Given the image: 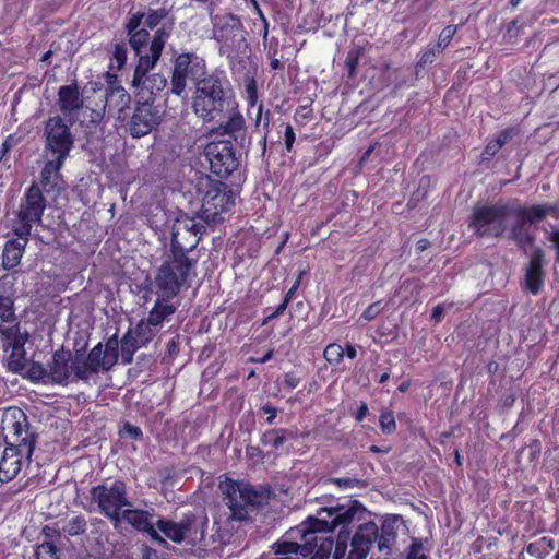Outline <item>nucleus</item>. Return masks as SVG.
Returning <instances> with one entry per match:
<instances>
[{"label":"nucleus","instance_id":"nucleus-1","mask_svg":"<svg viewBox=\"0 0 559 559\" xmlns=\"http://www.w3.org/2000/svg\"><path fill=\"white\" fill-rule=\"evenodd\" d=\"M366 508L357 500L330 508H321L316 516H309L290 535H300L302 544L292 540H280L272 548L275 555L300 554L304 557L312 555V559H346L349 524L360 522Z\"/></svg>","mask_w":559,"mask_h":559},{"label":"nucleus","instance_id":"nucleus-2","mask_svg":"<svg viewBox=\"0 0 559 559\" xmlns=\"http://www.w3.org/2000/svg\"><path fill=\"white\" fill-rule=\"evenodd\" d=\"M170 32L171 27L166 26L156 29L150 44V56H142L135 66L131 85L135 90L139 100L154 104L155 97L167 86V78L164 74H150V71L156 67L160 59L165 45L170 37Z\"/></svg>","mask_w":559,"mask_h":559},{"label":"nucleus","instance_id":"nucleus-3","mask_svg":"<svg viewBox=\"0 0 559 559\" xmlns=\"http://www.w3.org/2000/svg\"><path fill=\"white\" fill-rule=\"evenodd\" d=\"M234 105L228 82L218 74H210L198 82L192 97L193 112L204 122H212L229 111Z\"/></svg>","mask_w":559,"mask_h":559},{"label":"nucleus","instance_id":"nucleus-4","mask_svg":"<svg viewBox=\"0 0 559 559\" xmlns=\"http://www.w3.org/2000/svg\"><path fill=\"white\" fill-rule=\"evenodd\" d=\"M219 490L224 504L229 510L228 521L243 522L250 519L251 513L266 504L270 491L263 488L257 489L246 481H237L229 478L219 483Z\"/></svg>","mask_w":559,"mask_h":559},{"label":"nucleus","instance_id":"nucleus-5","mask_svg":"<svg viewBox=\"0 0 559 559\" xmlns=\"http://www.w3.org/2000/svg\"><path fill=\"white\" fill-rule=\"evenodd\" d=\"M195 263L194 259H182L170 253L166 254L152 282L153 293L156 296L176 297L181 287L186 285Z\"/></svg>","mask_w":559,"mask_h":559},{"label":"nucleus","instance_id":"nucleus-6","mask_svg":"<svg viewBox=\"0 0 559 559\" xmlns=\"http://www.w3.org/2000/svg\"><path fill=\"white\" fill-rule=\"evenodd\" d=\"M91 502L115 525L121 522V513L127 507H132L128 499L127 485L120 479L104 481L90 490Z\"/></svg>","mask_w":559,"mask_h":559},{"label":"nucleus","instance_id":"nucleus-7","mask_svg":"<svg viewBox=\"0 0 559 559\" xmlns=\"http://www.w3.org/2000/svg\"><path fill=\"white\" fill-rule=\"evenodd\" d=\"M511 217H514L512 201L483 205L474 210L469 226L480 238H499L508 229Z\"/></svg>","mask_w":559,"mask_h":559},{"label":"nucleus","instance_id":"nucleus-8","mask_svg":"<svg viewBox=\"0 0 559 559\" xmlns=\"http://www.w3.org/2000/svg\"><path fill=\"white\" fill-rule=\"evenodd\" d=\"M197 187L199 194H202L200 219L206 224L216 223L219 214L228 211L234 204L231 190L226 183L213 180L209 176L200 178Z\"/></svg>","mask_w":559,"mask_h":559},{"label":"nucleus","instance_id":"nucleus-9","mask_svg":"<svg viewBox=\"0 0 559 559\" xmlns=\"http://www.w3.org/2000/svg\"><path fill=\"white\" fill-rule=\"evenodd\" d=\"M1 425L7 445L21 447L31 462L37 435L32 430L26 414L20 408H11L3 415Z\"/></svg>","mask_w":559,"mask_h":559},{"label":"nucleus","instance_id":"nucleus-10","mask_svg":"<svg viewBox=\"0 0 559 559\" xmlns=\"http://www.w3.org/2000/svg\"><path fill=\"white\" fill-rule=\"evenodd\" d=\"M47 201L43 195L39 186L33 183L22 197L16 221L13 227L14 235L19 238L29 237L33 225L41 224V217L46 209Z\"/></svg>","mask_w":559,"mask_h":559},{"label":"nucleus","instance_id":"nucleus-11","mask_svg":"<svg viewBox=\"0 0 559 559\" xmlns=\"http://www.w3.org/2000/svg\"><path fill=\"white\" fill-rule=\"evenodd\" d=\"M205 60L194 52H182L174 60L170 78V92L181 96L187 87V80L190 79L194 85L209 78Z\"/></svg>","mask_w":559,"mask_h":559},{"label":"nucleus","instance_id":"nucleus-12","mask_svg":"<svg viewBox=\"0 0 559 559\" xmlns=\"http://www.w3.org/2000/svg\"><path fill=\"white\" fill-rule=\"evenodd\" d=\"M206 227L204 222L193 217L177 219L173 225L169 253L182 259H191L189 253L199 245Z\"/></svg>","mask_w":559,"mask_h":559},{"label":"nucleus","instance_id":"nucleus-13","mask_svg":"<svg viewBox=\"0 0 559 559\" xmlns=\"http://www.w3.org/2000/svg\"><path fill=\"white\" fill-rule=\"evenodd\" d=\"M48 380L59 385H68L71 382L83 381L84 372L80 362V350L74 354L61 346L53 352L48 362Z\"/></svg>","mask_w":559,"mask_h":559},{"label":"nucleus","instance_id":"nucleus-14","mask_svg":"<svg viewBox=\"0 0 559 559\" xmlns=\"http://www.w3.org/2000/svg\"><path fill=\"white\" fill-rule=\"evenodd\" d=\"M213 38L221 44V52L234 51L245 41L243 25L237 15L226 13L212 17Z\"/></svg>","mask_w":559,"mask_h":559},{"label":"nucleus","instance_id":"nucleus-15","mask_svg":"<svg viewBox=\"0 0 559 559\" xmlns=\"http://www.w3.org/2000/svg\"><path fill=\"white\" fill-rule=\"evenodd\" d=\"M238 150L233 147L230 140L213 141L205 146V156L211 170L221 178L228 177L239 166Z\"/></svg>","mask_w":559,"mask_h":559},{"label":"nucleus","instance_id":"nucleus-16","mask_svg":"<svg viewBox=\"0 0 559 559\" xmlns=\"http://www.w3.org/2000/svg\"><path fill=\"white\" fill-rule=\"evenodd\" d=\"M70 126L60 116L51 117L46 121L44 129L46 147L56 154L57 158L66 159L73 147L74 138Z\"/></svg>","mask_w":559,"mask_h":559},{"label":"nucleus","instance_id":"nucleus-17","mask_svg":"<svg viewBox=\"0 0 559 559\" xmlns=\"http://www.w3.org/2000/svg\"><path fill=\"white\" fill-rule=\"evenodd\" d=\"M162 112L152 102H136L129 121V132L132 138H142L151 133L162 122Z\"/></svg>","mask_w":559,"mask_h":559},{"label":"nucleus","instance_id":"nucleus-18","mask_svg":"<svg viewBox=\"0 0 559 559\" xmlns=\"http://www.w3.org/2000/svg\"><path fill=\"white\" fill-rule=\"evenodd\" d=\"M378 537L379 526L373 521L358 524L355 533L349 534L346 559H366Z\"/></svg>","mask_w":559,"mask_h":559},{"label":"nucleus","instance_id":"nucleus-19","mask_svg":"<svg viewBox=\"0 0 559 559\" xmlns=\"http://www.w3.org/2000/svg\"><path fill=\"white\" fill-rule=\"evenodd\" d=\"M225 122H222L215 128V132L219 135H229L238 150V154H247L250 147L251 138L249 136L246 128V120L243 116L234 109V106Z\"/></svg>","mask_w":559,"mask_h":559},{"label":"nucleus","instance_id":"nucleus-20","mask_svg":"<svg viewBox=\"0 0 559 559\" xmlns=\"http://www.w3.org/2000/svg\"><path fill=\"white\" fill-rule=\"evenodd\" d=\"M3 348L8 350L11 348V354L7 359V367L13 373H22L26 367L24 345L27 337L24 336L20 329H10L3 331Z\"/></svg>","mask_w":559,"mask_h":559},{"label":"nucleus","instance_id":"nucleus-21","mask_svg":"<svg viewBox=\"0 0 559 559\" xmlns=\"http://www.w3.org/2000/svg\"><path fill=\"white\" fill-rule=\"evenodd\" d=\"M57 105L60 112L72 126L75 123L79 114L84 109V99L81 95L78 84L62 85L58 90Z\"/></svg>","mask_w":559,"mask_h":559},{"label":"nucleus","instance_id":"nucleus-22","mask_svg":"<svg viewBox=\"0 0 559 559\" xmlns=\"http://www.w3.org/2000/svg\"><path fill=\"white\" fill-rule=\"evenodd\" d=\"M121 515V521L124 520L127 523L132 525L135 530L140 532H145L152 540L157 542L160 545H167V540L159 535V533L155 530V525L152 522L154 516V509L142 510V509H133L132 507H127Z\"/></svg>","mask_w":559,"mask_h":559},{"label":"nucleus","instance_id":"nucleus-23","mask_svg":"<svg viewBox=\"0 0 559 559\" xmlns=\"http://www.w3.org/2000/svg\"><path fill=\"white\" fill-rule=\"evenodd\" d=\"M109 358L110 356L105 355L102 343L94 346L86 356L80 350V362L84 372L83 382H87L92 374L109 371L115 366Z\"/></svg>","mask_w":559,"mask_h":559},{"label":"nucleus","instance_id":"nucleus-24","mask_svg":"<svg viewBox=\"0 0 559 559\" xmlns=\"http://www.w3.org/2000/svg\"><path fill=\"white\" fill-rule=\"evenodd\" d=\"M544 257L543 249L536 248L525 269L524 287L533 295L538 294L544 284Z\"/></svg>","mask_w":559,"mask_h":559},{"label":"nucleus","instance_id":"nucleus-25","mask_svg":"<svg viewBox=\"0 0 559 559\" xmlns=\"http://www.w3.org/2000/svg\"><path fill=\"white\" fill-rule=\"evenodd\" d=\"M26 457L21 447L7 445L0 460V480L2 483L14 479L22 468V459Z\"/></svg>","mask_w":559,"mask_h":559},{"label":"nucleus","instance_id":"nucleus-26","mask_svg":"<svg viewBox=\"0 0 559 559\" xmlns=\"http://www.w3.org/2000/svg\"><path fill=\"white\" fill-rule=\"evenodd\" d=\"M64 159L57 158L48 160L40 171V185L43 189L49 193L60 191L62 188V178L60 175V168L63 165Z\"/></svg>","mask_w":559,"mask_h":559},{"label":"nucleus","instance_id":"nucleus-27","mask_svg":"<svg viewBox=\"0 0 559 559\" xmlns=\"http://www.w3.org/2000/svg\"><path fill=\"white\" fill-rule=\"evenodd\" d=\"M399 521L400 516L397 515H388L382 521V525L379 527V537L377 544V548L380 552H384L386 555L390 554L391 547L396 542Z\"/></svg>","mask_w":559,"mask_h":559},{"label":"nucleus","instance_id":"nucleus-28","mask_svg":"<svg viewBox=\"0 0 559 559\" xmlns=\"http://www.w3.org/2000/svg\"><path fill=\"white\" fill-rule=\"evenodd\" d=\"M457 27L454 25L445 26L439 35L436 44L429 45L425 52L421 55L418 64L424 67L432 63L437 56L440 55L451 43L453 36L456 33Z\"/></svg>","mask_w":559,"mask_h":559},{"label":"nucleus","instance_id":"nucleus-29","mask_svg":"<svg viewBox=\"0 0 559 559\" xmlns=\"http://www.w3.org/2000/svg\"><path fill=\"white\" fill-rule=\"evenodd\" d=\"M174 297L157 296L154 307L148 313V323L160 330L164 322L169 321L177 306L171 302Z\"/></svg>","mask_w":559,"mask_h":559},{"label":"nucleus","instance_id":"nucleus-30","mask_svg":"<svg viewBox=\"0 0 559 559\" xmlns=\"http://www.w3.org/2000/svg\"><path fill=\"white\" fill-rule=\"evenodd\" d=\"M191 521H193L195 525L189 528L187 544L191 546L200 545L204 548L210 547L214 539L213 536L207 537L205 534L209 524L207 516L192 513Z\"/></svg>","mask_w":559,"mask_h":559},{"label":"nucleus","instance_id":"nucleus-31","mask_svg":"<svg viewBox=\"0 0 559 559\" xmlns=\"http://www.w3.org/2000/svg\"><path fill=\"white\" fill-rule=\"evenodd\" d=\"M23 241L16 239L8 240L2 252V266L5 270H12L17 266L23 257L25 247L28 242V237L21 238Z\"/></svg>","mask_w":559,"mask_h":559},{"label":"nucleus","instance_id":"nucleus-32","mask_svg":"<svg viewBox=\"0 0 559 559\" xmlns=\"http://www.w3.org/2000/svg\"><path fill=\"white\" fill-rule=\"evenodd\" d=\"M511 221H513V223L510 227L509 237L527 254L528 247H532L534 243V236L528 228L530 224L522 221L520 217H511Z\"/></svg>","mask_w":559,"mask_h":559},{"label":"nucleus","instance_id":"nucleus-33","mask_svg":"<svg viewBox=\"0 0 559 559\" xmlns=\"http://www.w3.org/2000/svg\"><path fill=\"white\" fill-rule=\"evenodd\" d=\"M131 97L129 93L120 85H111L106 91L105 95V105L104 108L108 107L109 109H118L119 119H124L121 114L129 105Z\"/></svg>","mask_w":559,"mask_h":559},{"label":"nucleus","instance_id":"nucleus-34","mask_svg":"<svg viewBox=\"0 0 559 559\" xmlns=\"http://www.w3.org/2000/svg\"><path fill=\"white\" fill-rule=\"evenodd\" d=\"M10 329H20L14 310V301L9 296L0 295V334L3 337V331Z\"/></svg>","mask_w":559,"mask_h":559},{"label":"nucleus","instance_id":"nucleus-35","mask_svg":"<svg viewBox=\"0 0 559 559\" xmlns=\"http://www.w3.org/2000/svg\"><path fill=\"white\" fill-rule=\"evenodd\" d=\"M128 35V41L131 47V49L134 51L135 57L138 58V61L141 60L142 56H150V44L153 39V36L151 37V34L147 29H140L131 32V34Z\"/></svg>","mask_w":559,"mask_h":559},{"label":"nucleus","instance_id":"nucleus-36","mask_svg":"<svg viewBox=\"0 0 559 559\" xmlns=\"http://www.w3.org/2000/svg\"><path fill=\"white\" fill-rule=\"evenodd\" d=\"M513 203V213L514 217H520L522 221L527 224H536L543 219H545L544 211L542 205H532L528 207L521 206L516 201H512Z\"/></svg>","mask_w":559,"mask_h":559},{"label":"nucleus","instance_id":"nucleus-37","mask_svg":"<svg viewBox=\"0 0 559 559\" xmlns=\"http://www.w3.org/2000/svg\"><path fill=\"white\" fill-rule=\"evenodd\" d=\"M121 345V360L124 365H129L133 360L134 353L143 347V345H140L138 343L136 337L134 336V333L132 332V329H129V331L123 335V337L120 341Z\"/></svg>","mask_w":559,"mask_h":559},{"label":"nucleus","instance_id":"nucleus-38","mask_svg":"<svg viewBox=\"0 0 559 559\" xmlns=\"http://www.w3.org/2000/svg\"><path fill=\"white\" fill-rule=\"evenodd\" d=\"M288 435L284 428L270 429L262 435L261 444L277 450L287 441Z\"/></svg>","mask_w":559,"mask_h":559},{"label":"nucleus","instance_id":"nucleus-39","mask_svg":"<svg viewBox=\"0 0 559 559\" xmlns=\"http://www.w3.org/2000/svg\"><path fill=\"white\" fill-rule=\"evenodd\" d=\"M158 530L171 542L180 544L182 539V531H180L179 521L158 519L156 521Z\"/></svg>","mask_w":559,"mask_h":559},{"label":"nucleus","instance_id":"nucleus-40","mask_svg":"<svg viewBox=\"0 0 559 559\" xmlns=\"http://www.w3.org/2000/svg\"><path fill=\"white\" fill-rule=\"evenodd\" d=\"M132 332L134 333L138 343H140V345L146 346L151 341H153L159 330L156 326L150 324L148 319L146 318L145 320H141L136 326L132 329Z\"/></svg>","mask_w":559,"mask_h":559},{"label":"nucleus","instance_id":"nucleus-41","mask_svg":"<svg viewBox=\"0 0 559 559\" xmlns=\"http://www.w3.org/2000/svg\"><path fill=\"white\" fill-rule=\"evenodd\" d=\"M87 522L83 515H74L67 520L62 526V532L68 536H78L84 534Z\"/></svg>","mask_w":559,"mask_h":559},{"label":"nucleus","instance_id":"nucleus-42","mask_svg":"<svg viewBox=\"0 0 559 559\" xmlns=\"http://www.w3.org/2000/svg\"><path fill=\"white\" fill-rule=\"evenodd\" d=\"M36 559H60V549L51 542H44L36 549Z\"/></svg>","mask_w":559,"mask_h":559},{"label":"nucleus","instance_id":"nucleus-43","mask_svg":"<svg viewBox=\"0 0 559 559\" xmlns=\"http://www.w3.org/2000/svg\"><path fill=\"white\" fill-rule=\"evenodd\" d=\"M323 357L331 365H340L344 358V348L335 343L329 344L323 352Z\"/></svg>","mask_w":559,"mask_h":559},{"label":"nucleus","instance_id":"nucleus-44","mask_svg":"<svg viewBox=\"0 0 559 559\" xmlns=\"http://www.w3.org/2000/svg\"><path fill=\"white\" fill-rule=\"evenodd\" d=\"M49 367H45L40 362H32L26 371V377L33 382L44 381L48 379Z\"/></svg>","mask_w":559,"mask_h":559},{"label":"nucleus","instance_id":"nucleus-45","mask_svg":"<svg viewBox=\"0 0 559 559\" xmlns=\"http://www.w3.org/2000/svg\"><path fill=\"white\" fill-rule=\"evenodd\" d=\"M168 12L166 9H148V11L145 13V21L144 24L150 29H154L166 16Z\"/></svg>","mask_w":559,"mask_h":559},{"label":"nucleus","instance_id":"nucleus-46","mask_svg":"<svg viewBox=\"0 0 559 559\" xmlns=\"http://www.w3.org/2000/svg\"><path fill=\"white\" fill-rule=\"evenodd\" d=\"M329 483L344 489L364 488L366 486V483L357 477H335L329 479Z\"/></svg>","mask_w":559,"mask_h":559},{"label":"nucleus","instance_id":"nucleus-47","mask_svg":"<svg viewBox=\"0 0 559 559\" xmlns=\"http://www.w3.org/2000/svg\"><path fill=\"white\" fill-rule=\"evenodd\" d=\"M262 109H263V106H262V104H260L259 108H258V114L255 117V127H259L261 120H263L264 135L262 136V140H261V151H262V155H264L266 152V138H267V132H269V127H270V112L267 111L265 117L262 118Z\"/></svg>","mask_w":559,"mask_h":559},{"label":"nucleus","instance_id":"nucleus-48","mask_svg":"<svg viewBox=\"0 0 559 559\" xmlns=\"http://www.w3.org/2000/svg\"><path fill=\"white\" fill-rule=\"evenodd\" d=\"M118 348H119V340L116 334L107 340L105 346L103 345V350L105 352V355L107 357L110 356L109 359H111V362L114 365H116L118 361V357H119Z\"/></svg>","mask_w":559,"mask_h":559},{"label":"nucleus","instance_id":"nucleus-49","mask_svg":"<svg viewBox=\"0 0 559 559\" xmlns=\"http://www.w3.org/2000/svg\"><path fill=\"white\" fill-rule=\"evenodd\" d=\"M380 427L384 435H391L396 429L395 418L392 412H383L380 415Z\"/></svg>","mask_w":559,"mask_h":559},{"label":"nucleus","instance_id":"nucleus-50","mask_svg":"<svg viewBox=\"0 0 559 559\" xmlns=\"http://www.w3.org/2000/svg\"><path fill=\"white\" fill-rule=\"evenodd\" d=\"M144 16H145V12H135V13L130 14V16L128 17V20L124 24V29H126L127 34H131V32L142 29L141 24L143 22Z\"/></svg>","mask_w":559,"mask_h":559},{"label":"nucleus","instance_id":"nucleus-51","mask_svg":"<svg viewBox=\"0 0 559 559\" xmlns=\"http://www.w3.org/2000/svg\"><path fill=\"white\" fill-rule=\"evenodd\" d=\"M538 548H543L544 552L545 554H548L550 552L551 550L555 549V542L554 539L551 538H548V537H543L540 538L537 543L535 544H531L528 547H527V551L531 554V555H536V549Z\"/></svg>","mask_w":559,"mask_h":559},{"label":"nucleus","instance_id":"nucleus-52","mask_svg":"<svg viewBox=\"0 0 559 559\" xmlns=\"http://www.w3.org/2000/svg\"><path fill=\"white\" fill-rule=\"evenodd\" d=\"M294 119L300 124H306L312 119V109L308 105L299 106L295 111Z\"/></svg>","mask_w":559,"mask_h":559},{"label":"nucleus","instance_id":"nucleus-53","mask_svg":"<svg viewBox=\"0 0 559 559\" xmlns=\"http://www.w3.org/2000/svg\"><path fill=\"white\" fill-rule=\"evenodd\" d=\"M384 309V306H382V301H376L371 304L361 314V318L366 321H371L374 318H377L381 311Z\"/></svg>","mask_w":559,"mask_h":559},{"label":"nucleus","instance_id":"nucleus-54","mask_svg":"<svg viewBox=\"0 0 559 559\" xmlns=\"http://www.w3.org/2000/svg\"><path fill=\"white\" fill-rule=\"evenodd\" d=\"M127 56H128V49H127L126 44H123V43L116 44L115 50H114V58L117 61L119 68L124 66V63L127 61Z\"/></svg>","mask_w":559,"mask_h":559},{"label":"nucleus","instance_id":"nucleus-55","mask_svg":"<svg viewBox=\"0 0 559 559\" xmlns=\"http://www.w3.org/2000/svg\"><path fill=\"white\" fill-rule=\"evenodd\" d=\"M423 544L418 540H414L407 554V559H427V556L421 554Z\"/></svg>","mask_w":559,"mask_h":559},{"label":"nucleus","instance_id":"nucleus-56","mask_svg":"<svg viewBox=\"0 0 559 559\" xmlns=\"http://www.w3.org/2000/svg\"><path fill=\"white\" fill-rule=\"evenodd\" d=\"M82 111H84V114L88 112V124L96 126V124L100 123L104 118V109L98 110V109H92L88 107H84V109Z\"/></svg>","mask_w":559,"mask_h":559},{"label":"nucleus","instance_id":"nucleus-57","mask_svg":"<svg viewBox=\"0 0 559 559\" xmlns=\"http://www.w3.org/2000/svg\"><path fill=\"white\" fill-rule=\"evenodd\" d=\"M500 150L501 146L495 140L489 142L481 153L483 160L491 159Z\"/></svg>","mask_w":559,"mask_h":559},{"label":"nucleus","instance_id":"nucleus-58","mask_svg":"<svg viewBox=\"0 0 559 559\" xmlns=\"http://www.w3.org/2000/svg\"><path fill=\"white\" fill-rule=\"evenodd\" d=\"M295 139H296L295 131H294L293 127L287 123L285 126V131H284V143H285L286 151L289 153L293 151Z\"/></svg>","mask_w":559,"mask_h":559},{"label":"nucleus","instance_id":"nucleus-59","mask_svg":"<svg viewBox=\"0 0 559 559\" xmlns=\"http://www.w3.org/2000/svg\"><path fill=\"white\" fill-rule=\"evenodd\" d=\"M191 514L192 513L183 514V516L179 520L180 531H182V539L186 542L188 539L189 528L195 525V523L191 521Z\"/></svg>","mask_w":559,"mask_h":559},{"label":"nucleus","instance_id":"nucleus-60","mask_svg":"<svg viewBox=\"0 0 559 559\" xmlns=\"http://www.w3.org/2000/svg\"><path fill=\"white\" fill-rule=\"evenodd\" d=\"M358 60H359V58H358L357 52H355V51L348 52L346 60H345V64L348 69L349 76L354 75L357 64H358Z\"/></svg>","mask_w":559,"mask_h":559},{"label":"nucleus","instance_id":"nucleus-61","mask_svg":"<svg viewBox=\"0 0 559 559\" xmlns=\"http://www.w3.org/2000/svg\"><path fill=\"white\" fill-rule=\"evenodd\" d=\"M122 432L127 433L133 440L140 439L143 435L142 430L139 427L133 426L130 423L124 424Z\"/></svg>","mask_w":559,"mask_h":559},{"label":"nucleus","instance_id":"nucleus-62","mask_svg":"<svg viewBox=\"0 0 559 559\" xmlns=\"http://www.w3.org/2000/svg\"><path fill=\"white\" fill-rule=\"evenodd\" d=\"M300 383V378L296 376V373L294 372H287L285 373L284 376V386L286 389H295L299 385Z\"/></svg>","mask_w":559,"mask_h":559},{"label":"nucleus","instance_id":"nucleus-63","mask_svg":"<svg viewBox=\"0 0 559 559\" xmlns=\"http://www.w3.org/2000/svg\"><path fill=\"white\" fill-rule=\"evenodd\" d=\"M452 307V304L445 306L443 304H440V305H437L433 309H432V313H431V319L436 322H440L443 318V314L445 312V309L447 308H451Z\"/></svg>","mask_w":559,"mask_h":559},{"label":"nucleus","instance_id":"nucleus-64","mask_svg":"<svg viewBox=\"0 0 559 559\" xmlns=\"http://www.w3.org/2000/svg\"><path fill=\"white\" fill-rule=\"evenodd\" d=\"M513 129H506L499 133L497 139L495 140L501 147L506 145L513 136Z\"/></svg>","mask_w":559,"mask_h":559}]
</instances>
